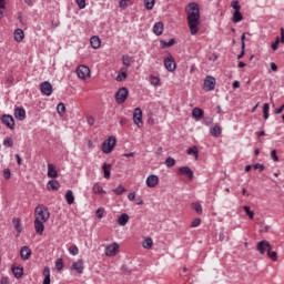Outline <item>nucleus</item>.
Instances as JSON below:
<instances>
[{"label":"nucleus","instance_id":"obj_1","mask_svg":"<svg viewBox=\"0 0 284 284\" xmlns=\"http://www.w3.org/2000/svg\"><path fill=\"white\" fill-rule=\"evenodd\" d=\"M185 11L190 33L194 37L201 30V7L195 2H191L186 6Z\"/></svg>","mask_w":284,"mask_h":284},{"label":"nucleus","instance_id":"obj_2","mask_svg":"<svg viewBox=\"0 0 284 284\" xmlns=\"http://www.w3.org/2000/svg\"><path fill=\"white\" fill-rule=\"evenodd\" d=\"M50 220V211L44 205H38L34 210V230L40 236L45 230V223Z\"/></svg>","mask_w":284,"mask_h":284},{"label":"nucleus","instance_id":"obj_3","mask_svg":"<svg viewBox=\"0 0 284 284\" xmlns=\"http://www.w3.org/2000/svg\"><path fill=\"white\" fill-rule=\"evenodd\" d=\"M231 8L233 9V12H232L233 23H241V21H243V13H241V4L239 3V0H233L231 2Z\"/></svg>","mask_w":284,"mask_h":284},{"label":"nucleus","instance_id":"obj_4","mask_svg":"<svg viewBox=\"0 0 284 284\" xmlns=\"http://www.w3.org/2000/svg\"><path fill=\"white\" fill-rule=\"evenodd\" d=\"M114 148H116V138L111 135L102 143V152L103 154H112L114 151Z\"/></svg>","mask_w":284,"mask_h":284},{"label":"nucleus","instance_id":"obj_5","mask_svg":"<svg viewBox=\"0 0 284 284\" xmlns=\"http://www.w3.org/2000/svg\"><path fill=\"white\" fill-rule=\"evenodd\" d=\"M75 72L78 78L81 79V81H88V79L92 77V71L88 68V65H79Z\"/></svg>","mask_w":284,"mask_h":284},{"label":"nucleus","instance_id":"obj_6","mask_svg":"<svg viewBox=\"0 0 284 284\" xmlns=\"http://www.w3.org/2000/svg\"><path fill=\"white\" fill-rule=\"evenodd\" d=\"M120 250H121V246L119 245V243L113 242L105 246L104 254H105V256H116V254H119Z\"/></svg>","mask_w":284,"mask_h":284},{"label":"nucleus","instance_id":"obj_7","mask_svg":"<svg viewBox=\"0 0 284 284\" xmlns=\"http://www.w3.org/2000/svg\"><path fill=\"white\" fill-rule=\"evenodd\" d=\"M133 123L136 128H143V111L141 108H136L133 112Z\"/></svg>","mask_w":284,"mask_h":284},{"label":"nucleus","instance_id":"obj_8","mask_svg":"<svg viewBox=\"0 0 284 284\" xmlns=\"http://www.w3.org/2000/svg\"><path fill=\"white\" fill-rule=\"evenodd\" d=\"M129 91L125 87L119 89V91L115 93V101L116 103H125L128 99Z\"/></svg>","mask_w":284,"mask_h":284},{"label":"nucleus","instance_id":"obj_9","mask_svg":"<svg viewBox=\"0 0 284 284\" xmlns=\"http://www.w3.org/2000/svg\"><path fill=\"white\" fill-rule=\"evenodd\" d=\"M164 68L168 70V72H174V70H176V62L174 61V57H172V54H169L164 59Z\"/></svg>","mask_w":284,"mask_h":284},{"label":"nucleus","instance_id":"obj_10","mask_svg":"<svg viewBox=\"0 0 284 284\" xmlns=\"http://www.w3.org/2000/svg\"><path fill=\"white\" fill-rule=\"evenodd\" d=\"M205 92H212L214 88H216V79L214 77H206L204 80V85H203Z\"/></svg>","mask_w":284,"mask_h":284},{"label":"nucleus","instance_id":"obj_11","mask_svg":"<svg viewBox=\"0 0 284 284\" xmlns=\"http://www.w3.org/2000/svg\"><path fill=\"white\" fill-rule=\"evenodd\" d=\"M40 90L42 92V94H44L45 97H52V84L48 81H44L40 84Z\"/></svg>","mask_w":284,"mask_h":284},{"label":"nucleus","instance_id":"obj_12","mask_svg":"<svg viewBox=\"0 0 284 284\" xmlns=\"http://www.w3.org/2000/svg\"><path fill=\"white\" fill-rule=\"evenodd\" d=\"M159 175L150 174L145 180L146 187H156V185H159Z\"/></svg>","mask_w":284,"mask_h":284},{"label":"nucleus","instance_id":"obj_13","mask_svg":"<svg viewBox=\"0 0 284 284\" xmlns=\"http://www.w3.org/2000/svg\"><path fill=\"white\" fill-rule=\"evenodd\" d=\"M268 250H272L270 242L264 240L257 243V252H260V254H265Z\"/></svg>","mask_w":284,"mask_h":284},{"label":"nucleus","instance_id":"obj_14","mask_svg":"<svg viewBox=\"0 0 284 284\" xmlns=\"http://www.w3.org/2000/svg\"><path fill=\"white\" fill-rule=\"evenodd\" d=\"M71 270H73L74 272H78V274H83V260H78L75 262L72 263L71 265Z\"/></svg>","mask_w":284,"mask_h":284},{"label":"nucleus","instance_id":"obj_15","mask_svg":"<svg viewBox=\"0 0 284 284\" xmlns=\"http://www.w3.org/2000/svg\"><path fill=\"white\" fill-rule=\"evenodd\" d=\"M14 116L18 121H26V109L17 106L14 109Z\"/></svg>","mask_w":284,"mask_h":284},{"label":"nucleus","instance_id":"obj_16","mask_svg":"<svg viewBox=\"0 0 284 284\" xmlns=\"http://www.w3.org/2000/svg\"><path fill=\"white\" fill-rule=\"evenodd\" d=\"M47 175L49 179H57L59 176V171H57V166L54 164H48Z\"/></svg>","mask_w":284,"mask_h":284},{"label":"nucleus","instance_id":"obj_17","mask_svg":"<svg viewBox=\"0 0 284 284\" xmlns=\"http://www.w3.org/2000/svg\"><path fill=\"white\" fill-rule=\"evenodd\" d=\"M20 256L22 261H28L32 256V251L28 246H22L20 250Z\"/></svg>","mask_w":284,"mask_h":284},{"label":"nucleus","instance_id":"obj_18","mask_svg":"<svg viewBox=\"0 0 284 284\" xmlns=\"http://www.w3.org/2000/svg\"><path fill=\"white\" fill-rule=\"evenodd\" d=\"M126 79H128V68L122 67L120 69V71L118 72V75H116L115 80L118 82H121V81H125Z\"/></svg>","mask_w":284,"mask_h":284},{"label":"nucleus","instance_id":"obj_19","mask_svg":"<svg viewBox=\"0 0 284 284\" xmlns=\"http://www.w3.org/2000/svg\"><path fill=\"white\" fill-rule=\"evenodd\" d=\"M13 39L18 43H21V41H23V39H26V33L21 29H16L13 32Z\"/></svg>","mask_w":284,"mask_h":284},{"label":"nucleus","instance_id":"obj_20","mask_svg":"<svg viewBox=\"0 0 284 284\" xmlns=\"http://www.w3.org/2000/svg\"><path fill=\"white\" fill-rule=\"evenodd\" d=\"M2 123L12 130V128H14V118H12V115H3Z\"/></svg>","mask_w":284,"mask_h":284},{"label":"nucleus","instance_id":"obj_21","mask_svg":"<svg viewBox=\"0 0 284 284\" xmlns=\"http://www.w3.org/2000/svg\"><path fill=\"white\" fill-rule=\"evenodd\" d=\"M90 43L93 50H99V48H101V38H99V36H93L90 39Z\"/></svg>","mask_w":284,"mask_h":284},{"label":"nucleus","instance_id":"obj_22","mask_svg":"<svg viewBox=\"0 0 284 284\" xmlns=\"http://www.w3.org/2000/svg\"><path fill=\"white\" fill-rule=\"evenodd\" d=\"M129 221H130V215H128V213H122L118 217V224L121 225L122 227H125V225H128Z\"/></svg>","mask_w":284,"mask_h":284},{"label":"nucleus","instance_id":"obj_23","mask_svg":"<svg viewBox=\"0 0 284 284\" xmlns=\"http://www.w3.org/2000/svg\"><path fill=\"white\" fill-rule=\"evenodd\" d=\"M111 172H112V165L104 163L102 165V174H103L104 179H110Z\"/></svg>","mask_w":284,"mask_h":284},{"label":"nucleus","instance_id":"obj_24","mask_svg":"<svg viewBox=\"0 0 284 284\" xmlns=\"http://www.w3.org/2000/svg\"><path fill=\"white\" fill-rule=\"evenodd\" d=\"M179 172L181 174H185L186 176H189V179H194V172L189 166H181L179 169Z\"/></svg>","mask_w":284,"mask_h":284},{"label":"nucleus","instance_id":"obj_25","mask_svg":"<svg viewBox=\"0 0 284 284\" xmlns=\"http://www.w3.org/2000/svg\"><path fill=\"white\" fill-rule=\"evenodd\" d=\"M149 82L151 85H153V88H161V78L156 75H150Z\"/></svg>","mask_w":284,"mask_h":284},{"label":"nucleus","instance_id":"obj_26","mask_svg":"<svg viewBox=\"0 0 284 284\" xmlns=\"http://www.w3.org/2000/svg\"><path fill=\"white\" fill-rule=\"evenodd\" d=\"M153 32L156 37H161V34H163V22H156L153 26Z\"/></svg>","mask_w":284,"mask_h":284},{"label":"nucleus","instance_id":"obj_27","mask_svg":"<svg viewBox=\"0 0 284 284\" xmlns=\"http://www.w3.org/2000/svg\"><path fill=\"white\" fill-rule=\"evenodd\" d=\"M12 223H13V227L18 232V234H21V232L23 231V227L21 226V219L13 217Z\"/></svg>","mask_w":284,"mask_h":284},{"label":"nucleus","instance_id":"obj_28","mask_svg":"<svg viewBox=\"0 0 284 284\" xmlns=\"http://www.w3.org/2000/svg\"><path fill=\"white\" fill-rule=\"evenodd\" d=\"M193 119H196V121H201L203 119V109L194 108L192 111Z\"/></svg>","mask_w":284,"mask_h":284},{"label":"nucleus","instance_id":"obj_29","mask_svg":"<svg viewBox=\"0 0 284 284\" xmlns=\"http://www.w3.org/2000/svg\"><path fill=\"white\" fill-rule=\"evenodd\" d=\"M61 187V184L57 180H50L47 184V190H59Z\"/></svg>","mask_w":284,"mask_h":284},{"label":"nucleus","instance_id":"obj_30","mask_svg":"<svg viewBox=\"0 0 284 284\" xmlns=\"http://www.w3.org/2000/svg\"><path fill=\"white\" fill-rule=\"evenodd\" d=\"M153 245L154 241H152V237H145L142 242V247H144V250H152Z\"/></svg>","mask_w":284,"mask_h":284},{"label":"nucleus","instance_id":"obj_31","mask_svg":"<svg viewBox=\"0 0 284 284\" xmlns=\"http://www.w3.org/2000/svg\"><path fill=\"white\" fill-rule=\"evenodd\" d=\"M65 201H67L68 205H72L74 203V192H72V190L67 191Z\"/></svg>","mask_w":284,"mask_h":284},{"label":"nucleus","instance_id":"obj_32","mask_svg":"<svg viewBox=\"0 0 284 284\" xmlns=\"http://www.w3.org/2000/svg\"><path fill=\"white\" fill-rule=\"evenodd\" d=\"M12 273L16 278H21L23 276V267L21 266H13L12 267Z\"/></svg>","mask_w":284,"mask_h":284},{"label":"nucleus","instance_id":"obj_33","mask_svg":"<svg viewBox=\"0 0 284 284\" xmlns=\"http://www.w3.org/2000/svg\"><path fill=\"white\" fill-rule=\"evenodd\" d=\"M210 132L212 136L217 138V136H221V133L223 132V130L221 129L220 125L215 124L213 128H211Z\"/></svg>","mask_w":284,"mask_h":284},{"label":"nucleus","instance_id":"obj_34","mask_svg":"<svg viewBox=\"0 0 284 284\" xmlns=\"http://www.w3.org/2000/svg\"><path fill=\"white\" fill-rule=\"evenodd\" d=\"M175 43H176V40L174 39H171L169 42H166L165 40H161L160 48L164 50L165 48H172V45H174Z\"/></svg>","mask_w":284,"mask_h":284},{"label":"nucleus","instance_id":"obj_35","mask_svg":"<svg viewBox=\"0 0 284 284\" xmlns=\"http://www.w3.org/2000/svg\"><path fill=\"white\" fill-rule=\"evenodd\" d=\"M122 63H123V65H126L128 68H130V65H132V63H134V58H132L130 55H123Z\"/></svg>","mask_w":284,"mask_h":284},{"label":"nucleus","instance_id":"obj_36","mask_svg":"<svg viewBox=\"0 0 284 284\" xmlns=\"http://www.w3.org/2000/svg\"><path fill=\"white\" fill-rule=\"evenodd\" d=\"M125 192H128V190L121 184L113 189V193L116 194V196H121V194H125Z\"/></svg>","mask_w":284,"mask_h":284},{"label":"nucleus","instance_id":"obj_37","mask_svg":"<svg viewBox=\"0 0 284 284\" xmlns=\"http://www.w3.org/2000/svg\"><path fill=\"white\" fill-rule=\"evenodd\" d=\"M92 190L94 194H106L105 190H103V186H101L99 183H95Z\"/></svg>","mask_w":284,"mask_h":284},{"label":"nucleus","instance_id":"obj_38","mask_svg":"<svg viewBox=\"0 0 284 284\" xmlns=\"http://www.w3.org/2000/svg\"><path fill=\"white\" fill-rule=\"evenodd\" d=\"M57 112L60 116H63L65 114V104L63 102H60L57 105Z\"/></svg>","mask_w":284,"mask_h":284},{"label":"nucleus","instance_id":"obj_39","mask_svg":"<svg viewBox=\"0 0 284 284\" xmlns=\"http://www.w3.org/2000/svg\"><path fill=\"white\" fill-rule=\"evenodd\" d=\"M2 144L4 145V148H12L14 145V140H12V138L7 136Z\"/></svg>","mask_w":284,"mask_h":284},{"label":"nucleus","instance_id":"obj_40","mask_svg":"<svg viewBox=\"0 0 284 284\" xmlns=\"http://www.w3.org/2000/svg\"><path fill=\"white\" fill-rule=\"evenodd\" d=\"M187 154L191 156H194L195 159H199V148L193 146L187 150Z\"/></svg>","mask_w":284,"mask_h":284},{"label":"nucleus","instance_id":"obj_41","mask_svg":"<svg viewBox=\"0 0 284 284\" xmlns=\"http://www.w3.org/2000/svg\"><path fill=\"white\" fill-rule=\"evenodd\" d=\"M155 3H156V0H144V7H145L148 10H153Z\"/></svg>","mask_w":284,"mask_h":284},{"label":"nucleus","instance_id":"obj_42","mask_svg":"<svg viewBox=\"0 0 284 284\" xmlns=\"http://www.w3.org/2000/svg\"><path fill=\"white\" fill-rule=\"evenodd\" d=\"M192 207L197 214H203V206L201 205V203L194 202L192 203Z\"/></svg>","mask_w":284,"mask_h":284},{"label":"nucleus","instance_id":"obj_43","mask_svg":"<svg viewBox=\"0 0 284 284\" xmlns=\"http://www.w3.org/2000/svg\"><path fill=\"white\" fill-rule=\"evenodd\" d=\"M165 165L166 168H174V165H176V161L173 158H166Z\"/></svg>","mask_w":284,"mask_h":284},{"label":"nucleus","instance_id":"obj_44","mask_svg":"<svg viewBox=\"0 0 284 284\" xmlns=\"http://www.w3.org/2000/svg\"><path fill=\"white\" fill-rule=\"evenodd\" d=\"M69 254H71L72 256H77L79 254V247H77V245H71L69 247Z\"/></svg>","mask_w":284,"mask_h":284},{"label":"nucleus","instance_id":"obj_45","mask_svg":"<svg viewBox=\"0 0 284 284\" xmlns=\"http://www.w3.org/2000/svg\"><path fill=\"white\" fill-rule=\"evenodd\" d=\"M55 270H58V272H61V270H63V260L62 258L57 260Z\"/></svg>","mask_w":284,"mask_h":284},{"label":"nucleus","instance_id":"obj_46","mask_svg":"<svg viewBox=\"0 0 284 284\" xmlns=\"http://www.w3.org/2000/svg\"><path fill=\"white\" fill-rule=\"evenodd\" d=\"M130 1H132V0H120L119 8H121V10H125V8H128V3H130Z\"/></svg>","mask_w":284,"mask_h":284},{"label":"nucleus","instance_id":"obj_47","mask_svg":"<svg viewBox=\"0 0 284 284\" xmlns=\"http://www.w3.org/2000/svg\"><path fill=\"white\" fill-rule=\"evenodd\" d=\"M243 210L250 219H254V211L250 210V206H243Z\"/></svg>","mask_w":284,"mask_h":284},{"label":"nucleus","instance_id":"obj_48","mask_svg":"<svg viewBox=\"0 0 284 284\" xmlns=\"http://www.w3.org/2000/svg\"><path fill=\"white\" fill-rule=\"evenodd\" d=\"M75 3L80 10H85V0H75Z\"/></svg>","mask_w":284,"mask_h":284},{"label":"nucleus","instance_id":"obj_49","mask_svg":"<svg viewBox=\"0 0 284 284\" xmlns=\"http://www.w3.org/2000/svg\"><path fill=\"white\" fill-rule=\"evenodd\" d=\"M280 43H281V38L277 37L275 39V42H273L272 45H271L272 50H274V51L278 50V44Z\"/></svg>","mask_w":284,"mask_h":284},{"label":"nucleus","instance_id":"obj_50","mask_svg":"<svg viewBox=\"0 0 284 284\" xmlns=\"http://www.w3.org/2000/svg\"><path fill=\"white\" fill-rule=\"evenodd\" d=\"M10 176H11L10 169H4L3 178L8 181V180H10Z\"/></svg>","mask_w":284,"mask_h":284},{"label":"nucleus","instance_id":"obj_51","mask_svg":"<svg viewBox=\"0 0 284 284\" xmlns=\"http://www.w3.org/2000/svg\"><path fill=\"white\" fill-rule=\"evenodd\" d=\"M201 225V219H195L192 221L191 227H199Z\"/></svg>","mask_w":284,"mask_h":284},{"label":"nucleus","instance_id":"obj_52","mask_svg":"<svg viewBox=\"0 0 284 284\" xmlns=\"http://www.w3.org/2000/svg\"><path fill=\"white\" fill-rule=\"evenodd\" d=\"M267 255L270 256V258H272L273 261H276V252L272 251L271 248L267 252Z\"/></svg>","mask_w":284,"mask_h":284},{"label":"nucleus","instance_id":"obj_53","mask_svg":"<svg viewBox=\"0 0 284 284\" xmlns=\"http://www.w3.org/2000/svg\"><path fill=\"white\" fill-rule=\"evenodd\" d=\"M271 159H273V161H274L275 163H277V161H278V155H276V150H273V151L271 152Z\"/></svg>","mask_w":284,"mask_h":284},{"label":"nucleus","instance_id":"obj_54","mask_svg":"<svg viewBox=\"0 0 284 284\" xmlns=\"http://www.w3.org/2000/svg\"><path fill=\"white\" fill-rule=\"evenodd\" d=\"M254 170H260V172H263V170H265V165L261 164V163H256L254 165Z\"/></svg>","mask_w":284,"mask_h":284},{"label":"nucleus","instance_id":"obj_55","mask_svg":"<svg viewBox=\"0 0 284 284\" xmlns=\"http://www.w3.org/2000/svg\"><path fill=\"white\" fill-rule=\"evenodd\" d=\"M43 276H44V278H50V267H44Z\"/></svg>","mask_w":284,"mask_h":284},{"label":"nucleus","instance_id":"obj_56","mask_svg":"<svg viewBox=\"0 0 284 284\" xmlns=\"http://www.w3.org/2000/svg\"><path fill=\"white\" fill-rule=\"evenodd\" d=\"M128 199H129V201H135V199H136V193H135V192L129 193V194H128Z\"/></svg>","mask_w":284,"mask_h":284},{"label":"nucleus","instance_id":"obj_57","mask_svg":"<svg viewBox=\"0 0 284 284\" xmlns=\"http://www.w3.org/2000/svg\"><path fill=\"white\" fill-rule=\"evenodd\" d=\"M104 212H105V210H103V209H98L95 214H97V216H98L99 219H101V217L103 216Z\"/></svg>","mask_w":284,"mask_h":284},{"label":"nucleus","instance_id":"obj_58","mask_svg":"<svg viewBox=\"0 0 284 284\" xmlns=\"http://www.w3.org/2000/svg\"><path fill=\"white\" fill-rule=\"evenodd\" d=\"M6 6H8V0H0V9L6 10Z\"/></svg>","mask_w":284,"mask_h":284},{"label":"nucleus","instance_id":"obj_59","mask_svg":"<svg viewBox=\"0 0 284 284\" xmlns=\"http://www.w3.org/2000/svg\"><path fill=\"white\" fill-rule=\"evenodd\" d=\"M263 113H270V104L268 103H265L263 105Z\"/></svg>","mask_w":284,"mask_h":284},{"label":"nucleus","instance_id":"obj_60","mask_svg":"<svg viewBox=\"0 0 284 284\" xmlns=\"http://www.w3.org/2000/svg\"><path fill=\"white\" fill-rule=\"evenodd\" d=\"M271 70H272L273 72H277V71H278V67L276 65V63L271 62Z\"/></svg>","mask_w":284,"mask_h":284},{"label":"nucleus","instance_id":"obj_61","mask_svg":"<svg viewBox=\"0 0 284 284\" xmlns=\"http://www.w3.org/2000/svg\"><path fill=\"white\" fill-rule=\"evenodd\" d=\"M241 41H242V50H245V33L242 34Z\"/></svg>","mask_w":284,"mask_h":284},{"label":"nucleus","instance_id":"obj_62","mask_svg":"<svg viewBox=\"0 0 284 284\" xmlns=\"http://www.w3.org/2000/svg\"><path fill=\"white\" fill-rule=\"evenodd\" d=\"M87 121H88L89 125H93L94 124V118L93 116H88Z\"/></svg>","mask_w":284,"mask_h":284},{"label":"nucleus","instance_id":"obj_63","mask_svg":"<svg viewBox=\"0 0 284 284\" xmlns=\"http://www.w3.org/2000/svg\"><path fill=\"white\" fill-rule=\"evenodd\" d=\"M135 203L136 205H143V199L141 197L135 199Z\"/></svg>","mask_w":284,"mask_h":284},{"label":"nucleus","instance_id":"obj_64","mask_svg":"<svg viewBox=\"0 0 284 284\" xmlns=\"http://www.w3.org/2000/svg\"><path fill=\"white\" fill-rule=\"evenodd\" d=\"M281 43H284V29H281Z\"/></svg>","mask_w":284,"mask_h":284}]
</instances>
